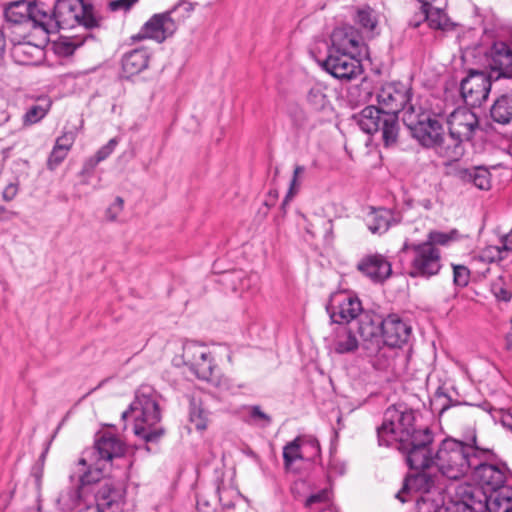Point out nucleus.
I'll list each match as a JSON object with an SVG mask.
<instances>
[{"label":"nucleus","instance_id":"nucleus-1","mask_svg":"<svg viewBox=\"0 0 512 512\" xmlns=\"http://www.w3.org/2000/svg\"><path fill=\"white\" fill-rule=\"evenodd\" d=\"M477 449L475 434L463 441L447 437L437 446L431 468L435 467L444 478L459 480L471 470L472 457Z\"/></svg>","mask_w":512,"mask_h":512},{"label":"nucleus","instance_id":"nucleus-2","mask_svg":"<svg viewBox=\"0 0 512 512\" xmlns=\"http://www.w3.org/2000/svg\"><path fill=\"white\" fill-rule=\"evenodd\" d=\"M121 417L123 421L133 420L134 434L145 442H156L164 434V429L158 426L161 420L159 404L151 391H138Z\"/></svg>","mask_w":512,"mask_h":512},{"label":"nucleus","instance_id":"nucleus-3","mask_svg":"<svg viewBox=\"0 0 512 512\" xmlns=\"http://www.w3.org/2000/svg\"><path fill=\"white\" fill-rule=\"evenodd\" d=\"M435 435L428 428H420L412 434H404V438L395 447L405 456L410 469L431 468L436 449L433 447Z\"/></svg>","mask_w":512,"mask_h":512},{"label":"nucleus","instance_id":"nucleus-4","mask_svg":"<svg viewBox=\"0 0 512 512\" xmlns=\"http://www.w3.org/2000/svg\"><path fill=\"white\" fill-rule=\"evenodd\" d=\"M415 412L405 406H390L384 413L381 426L377 428L379 446L390 447L401 441L404 434L419 431L415 427Z\"/></svg>","mask_w":512,"mask_h":512},{"label":"nucleus","instance_id":"nucleus-5","mask_svg":"<svg viewBox=\"0 0 512 512\" xmlns=\"http://www.w3.org/2000/svg\"><path fill=\"white\" fill-rule=\"evenodd\" d=\"M354 118L360 129L367 134L381 131L385 147L396 145L400 126L398 116L393 112L371 105L362 109Z\"/></svg>","mask_w":512,"mask_h":512},{"label":"nucleus","instance_id":"nucleus-6","mask_svg":"<svg viewBox=\"0 0 512 512\" xmlns=\"http://www.w3.org/2000/svg\"><path fill=\"white\" fill-rule=\"evenodd\" d=\"M430 469H418V472L408 474L404 479L402 490L397 493L396 497L404 502L405 500L401 497L403 492L420 493V500H417L419 510H425L428 504L437 499H445L446 497L443 496L445 490L444 477L438 471L437 473H431Z\"/></svg>","mask_w":512,"mask_h":512},{"label":"nucleus","instance_id":"nucleus-7","mask_svg":"<svg viewBox=\"0 0 512 512\" xmlns=\"http://www.w3.org/2000/svg\"><path fill=\"white\" fill-rule=\"evenodd\" d=\"M400 253H404L408 257V274L413 278L429 279L437 275L442 267L441 252L430 242L410 243L405 241Z\"/></svg>","mask_w":512,"mask_h":512},{"label":"nucleus","instance_id":"nucleus-8","mask_svg":"<svg viewBox=\"0 0 512 512\" xmlns=\"http://www.w3.org/2000/svg\"><path fill=\"white\" fill-rule=\"evenodd\" d=\"M402 118L412 137L424 148L435 146L444 130L436 116L421 106H410Z\"/></svg>","mask_w":512,"mask_h":512},{"label":"nucleus","instance_id":"nucleus-9","mask_svg":"<svg viewBox=\"0 0 512 512\" xmlns=\"http://www.w3.org/2000/svg\"><path fill=\"white\" fill-rule=\"evenodd\" d=\"M55 16L58 30L71 29L77 25L87 29L99 26V21L93 13V6L84 0H55Z\"/></svg>","mask_w":512,"mask_h":512},{"label":"nucleus","instance_id":"nucleus-10","mask_svg":"<svg viewBox=\"0 0 512 512\" xmlns=\"http://www.w3.org/2000/svg\"><path fill=\"white\" fill-rule=\"evenodd\" d=\"M494 454L492 450L478 446L474 457H472L471 470L468 475L481 488L490 491L499 488L505 483L506 477L502 469L494 464L488 463L492 460Z\"/></svg>","mask_w":512,"mask_h":512},{"label":"nucleus","instance_id":"nucleus-11","mask_svg":"<svg viewBox=\"0 0 512 512\" xmlns=\"http://www.w3.org/2000/svg\"><path fill=\"white\" fill-rule=\"evenodd\" d=\"M183 364L200 380L213 381L216 364L209 349L195 341H186L182 347Z\"/></svg>","mask_w":512,"mask_h":512},{"label":"nucleus","instance_id":"nucleus-12","mask_svg":"<svg viewBox=\"0 0 512 512\" xmlns=\"http://www.w3.org/2000/svg\"><path fill=\"white\" fill-rule=\"evenodd\" d=\"M493 81L495 80L492 74L481 70H469L460 84V93L466 105L480 107L487 100Z\"/></svg>","mask_w":512,"mask_h":512},{"label":"nucleus","instance_id":"nucleus-13","mask_svg":"<svg viewBox=\"0 0 512 512\" xmlns=\"http://www.w3.org/2000/svg\"><path fill=\"white\" fill-rule=\"evenodd\" d=\"M413 92L411 87L402 82H388L381 86L377 92V101L386 112H393L398 116L399 112L406 113L410 106H417L412 102Z\"/></svg>","mask_w":512,"mask_h":512},{"label":"nucleus","instance_id":"nucleus-14","mask_svg":"<svg viewBox=\"0 0 512 512\" xmlns=\"http://www.w3.org/2000/svg\"><path fill=\"white\" fill-rule=\"evenodd\" d=\"M358 54L328 52L327 57L320 63L321 67L340 80H351L362 73L361 61Z\"/></svg>","mask_w":512,"mask_h":512},{"label":"nucleus","instance_id":"nucleus-15","mask_svg":"<svg viewBox=\"0 0 512 512\" xmlns=\"http://www.w3.org/2000/svg\"><path fill=\"white\" fill-rule=\"evenodd\" d=\"M326 310L331 321L339 325H347L364 312L359 298L346 293L332 295Z\"/></svg>","mask_w":512,"mask_h":512},{"label":"nucleus","instance_id":"nucleus-16","mask_svg":"<svg viewBox=\"0 0 512 512\" xmlns=\"http://www.w3.org/2000/svg\"><path fill=\"white\" fill-rule=\"evenodd\" d=\"M96 505L99 512H123L125 489L120 483L104 480L95 492Z\"/></svg>","mask_w":512,"mask_h":512},{"label":"nucleus","instance_id":"nucleus-17","mask_svg":"<svg viewBox=\"0 0 512 512\" xmlns=\"http://www.w3.org/2000/svg\"><path fill=\"white\" fill-rule=\"evenodd\" d=\"M124 453L123 442L110 433H104L96 439L94 446L83 454L106 467L112 459L122 457Z\"/></svg>","mask_w":512,"mask_h":512},{"label":"nucleus","instance_id":"nucleus-18","mask_svg":"<svg viewBox=\"0 0 512 512\" xmlns=\"http://www.w3.org/2000/svg\"><path fill=\"white\" fill-rule=\"evenodd\" d=\"M180 4L175 5L172 9L154 14L141 28V38H151L158 42L164 41L167 37L171 36L177 29V24L172 18Z\"/></svg>","mask_w":512,"mask_h":512},{"label":"nucleus","instance_id":"nucleus-19","mask_svg":"<svg viewBox=\"0 0 512 512\" xmlns=\"http://www.w3.org/2000/svg\"><path fill=\"white\" fill-rule=\"evenodd\" d=\"M448 131L465 142L472 141L479 129V120L475 113L466 107H458L447 117Z\"/></svg>","mask_w":512,"mask_h":512},{"label":"nucleus","instance_id":"nucleus-20","mask_svg":"<svg viewBox=\"0 0 512 512\" xmlns=\"http://www.w3.org/2000/svg\"><path fill=\"white\" fill-rule=\"evenodd\" d=\"M412 333L411 326L398 314H389L383 319L382 342L391 348H401L405 345Z\"/></svg>","mask_w":512,"mask_h":512},{"label":"nucleus","instance_id":"nucleus-21","mask_svg":"<svg viewBox=\"0 0 512 512\" xmlns=\"http://www.w3.org/2000/svg\"><path fill=\"white\" fill-rule=\"evenodd\" d=\"M357 270L374 283H382L392 274V265L380 253L364 255L356 265Z\"/></svg>","mask_w":512,"mask_h":512},{"label":"nucleus","instance_id":"nucleus-22","mask_svg":"<svg viewBox=\"0 0 512 512\" xmlns=\"http://www.w3.org/2000/svg\"><path fill=\"white\" fill-rule=\"evenodd\" d=\"M489 74L494 80L510 77L512 73V49L505 42H495L487 54Z\"/></svg>","mask_w":512,"mask_h":512},{"label":"nucleus","instance_id":"nucleus-23","mask_svg":"<svg viewBox=\"0 0 512 512\" xmlns=\"http://www.w3.org/2000/svg\"><path fill=\"white\" fill-rule=\"evenodd\" d=\"M30 23L34 28H39L46 33L58 31V22L55 16V0L47 3L43 0H35L31 5Z\"/></svg>","mask_w":512,"mask_h":512},{"label":"nucleus","instance_id":"nucleus-24","mask_svg":"<svg viewBox=\"0 0 512 512\" xmlns=\"http://www.w3.org/2000/svg\"><path fill=\"white\" fill-rule=\"evenodd\" d=\"M328 52L360 54L361 36L351 26L335 28L331 34Z\"/></svg>","mask_w":512,"mask_h":512},{"label":"nucleus","instance_id":"nucleus-25","mask_svg":"<svg viewBox=\"0 0 512 512\" xmlns=\"http://www.w3.org/2000/svg\"><path fill=\"white\" fill-rule=\"evenodd\" d=\"M453 176L465 185H472L479 190L491 188V173L485 166L456 167Z\"/></svg>","mask_w":512,"mask_h":512},{"label":"nucleus","instance_id":"nucleus-26","mask_svg":"<svg viewBox=\"0 0 512 512\" xmlns=\"http://www.w3.org/2000/svg\"><path fill=\"white\" fill-rule=\"evenodd\" d=\"M383 318L371 311L362 312L357 319V332L364 342L379 345L382 340Z\"/></svg>","mask_w":512,"mask_h":512},{"label":"nucleus","instance_id":"nucleus-27","mask_svg":"<svg viewBox=\"0 0 512 512\" xmlns=\"http://www.w3.org/2000/svg\"><path fill=\"white\" fill-rule=\"evenodd\" d=\"M465 141L456 137V135H452L451 132L448 131V134L445 135L444 131L437 139L435 146L431 149H434L436 154L446 159V164L451 162L459 161L465 154Z\"/></svg>","mask_w":512,"mask_h":512},{"label":"nucleus","instance_id":"nucleus-28","mask_svg":"<svg viewBox=\"0 0 512 512\" xmlns=\"http://www.w3.org/2000/svg\"><path fill=\"white\" fill-rule=\"evenodd\" d=\"M327 340L330 348L337 354L352 353L359 347V342L348 325L338 324Z\"/></svg>","mask_w":512,"mask_h":512},{"label":"nucleus","instance_id":"nucleus-29","mask_svg":"<svg viewBox=\"0 0 512 512\" xmlns=\"http://www.w3.org/2000/svg\"><path fill=\"white\" fill-rule=\"evenodd\" d=\"M73 478V476H70L71 483L62 488L55 498L57 508L60 511H72L87 498L88 494L76 482L73 483Z\"/></svg>","mask_w":512,"mask_h":512},{"label":"nucleus","instance_id":"nucleus-30","mask_svg":"<svg viewBox=\"0 0 512 512\" xmlns=\"http://www.w3.org/2000/svg\"><path fill=\"white\" fill-rule=\"evenodd\" d=\"M394 222L392 210L387 208L369 207L365 216V223L372 234L382 235L386 233Z\"/></svg>","mask_w":512,"mask_h":512},{"label":"nucleus","instance_id":"nucleus-31","mask_svg":"<svg viewBox=\"0 0 512 512\" xmlns=\"http://www.w3.org/2000/svg\"><path fill=\"white\" fill-rule=\"evenodd\" d=\"M78 465L82 467H86L87 470L79 476L77 480V484L82 487V489L89 494L91 492V486L93 484L102 483L101 478L103 477V470L106 468L101 465L99 462H94L93 459L84 455L79 459Z\"/></svg>","mask_w":512,"mask_h":512},{"label":"nucleus","instance_id":"nucleus-32","mask_svg":"<svg viewBox=\"0 0 512 512\" xmlns=\"http://www.w3.org/2000/svg\"><path fill=\"white\" fill-rule=\"evenodd\" d=\"M420 3L418 16L419 21L413 22V28H417L422 22L426 21L430 28L444 30L448 25V19L443 10L431 8V4L425 0H418Z\"/></svg>","mask_w":512,"mask_h":512},{"label":"nucleus","instance_id":"nucleus-33","mask_svg":"<svg viewBox=\"0 0 512 512\" xmlns=\"http://www.w3.org/2000/svg\"><path fill=\"white\" fill-rule=\"evenodd\" d=\"M299 486H305L304 481L295 482L291 488L292 494L296 501H299L303 504L304 508L309 510L310 512H315L322 510L325 505L330 501V492L328 489L324 488L315 493L310 494L307 497H302V495L298 491Z\"/></svg>","mask_w":512,"mask_h":512},{"label":"nucleus","instance_id":"nucleus-34","mask_svg":"<svg viewBox=\"0 0 512 512\" xmlns=\"http://www.w3.org/2000/svg\"><path fill=\"white\" fill-rule=\"evenodd\" d=\"M149 54L146 49L138 48L125 53L122 57V70L127 78L139 74L148 67Z\"/></svg>","mask_w":512,"mask_h":512},{"label":"nucleus","instance_id":"nucleus-35","mask_svg":"<svg viewBox=\"0 0 512 512\" xmlns=\"http://www.w3.org/2000/svg\"><path fill=\"white\" fill-rule=\"evenodd\" d=\"M487 507L491 512H510L512 510V487L502 484L490 491Z\"/></svg>","mask_w":512,"mask_h":512},{"label":"nucleus","instance_id":"nucleus-36","mask_svg":"<svg viewBox=\"0 0 512 512\" xmlns=\"http://www.w3.org/2000/svg\"><path fill=\"white\" fill-rule=\"evenodd\" d=\"M32 3L19 0L7 5L4 9L5 19L13 24L30 23V11Z\"/></svg>","mask_w":512,"mask_h":512},{"label":"nucleus","instance_id":"nucleus-37","mask_svg":"<svg viewBox=\"0 0 512 512\" xmlns=\"http://www.w3.org/2000/svg\"><path fill=\"white\" fill-rule=\"evenodd\" d=\"M209 410L205 407L200 398L191 397L189 403V421L194 424L197 431L207 429L209 421Z\"/></svg>","mask_w":512,"mask_h":512},{"label":"nucleus","instance_id":"nucleus-38","mask_svg":"<svg viewBox=\"0 0 512 512\" xmlns=\"http://www.w3.org/2000/svg\"><path fill=\"white\" fill-rule=\"evenodd\" d=\"M490 116L498 124L510 123L512 120V95L500 96L492 105Z\"/></svg>","mask_w":512,"mask_h":512},{"label":"nucleus","instance_id":"nucleus-39","mask_svg":"<svg viewBox=\"0 0 512 512\" xmlns=\"http://www.w3.org/2000/svg\"><path fill=\"white\" fill-rule=\"evenodd\" d=\"M326 86L321 83H315L310 87L306 94V102L314 111H323L330 107V100L326 93Z\"/></svg>","mask_w":512,"mask_h":512},{"label":"nucleus","instance_id":"nucleus-40","mask_svg":"<svg viewBox=\"0 0 512 512\" xmlns=\"http://www.w3.org/2000/svg\"><path fill=\"white\" fill-rule=\"evenodd\" d=\"M299 437L304 461L315 463L321 458V447L318 439L310 434L299 435Z\"/></svg>","mask_w":512,"mask_h":512},{"label":"nucleus","instance_id":"nucleus-41","mask_svg":"<svg viewBox=\"0 0 512 512\" xmlns=\"http://www.w3.org/2000/svg\"><path fill=\"white\" fill-rule=\"evenodd\" d=\"M298 460L304 461L299 435L292 441L287 442L283 447V464L285 470L289 471L292 465Z\"/></svg>","mask_w":512,"mask_h":512},{"label":"nucleus","instance_id":"nucleus-42","mask_svg":"<svg viewBox=\"0 0 512 512\" xmlns=\"http://www.w3.org/2000/svg\"><path fill=\"white\" fill-rule=\"evenodd\" d=\"M512 251V228L509 234L502 238L500 246H490L484 252V257L489 261H501L506 258L507 253Z\"/></svg>","mask_w":512,"mask_h":512},{"label":"nucleus","instance_id":"nucleus-43","mask_svg":"<svg viewBox=\"0 0 512 512\" xmlns=\"http://www.w3.org/2000/svg\"><path fill=\"white\" fill-rule=\"evenodd\" d=\"M449 504L452 506H459L461 503H466L471 512H473L472 505L474 503V494L472 488L468 485H457L454 494L448 493Z\"/></svg>","mask_w":512,"mask_h":512},{"label":"nucleus","instance_id":"nucleus-44","mask_svg":"<svg viewBox=\"0 0 512 512\" xmlns=\"http://www.w3.org/2000/svg\"><path fill=\"white\" fill-rule=\"evenodd\" d=\"M223 283L231 286L234 292H243L248 289L251 279L243 271H233L224 275Z\"/></svg>","mask_w":512,"mask_h":512},{"label":"nucleus","instance_id":"nucleus-45","mask_svg":"<svg viewBox=\"0 0 512 512\" xmlns=\"http://www.w3.org/2000/svg\"><path fill=\"white\" fill-rule=\"evenodd\" d=\"M245 410L247 411V415L245 417V422L247 423L267 427L272 422L271 416L265 413L259 405L247 406L245 407Z\"/></svg>","mask_w":512,"mask_h":512},{"label":"nucleus","instance_id":"nucleus-46","mask_svg":"<svg viewBox=\"0 0 512 512\" xmlns=\"http://www.w3.org/2000/svg\"><path fill=\"white\" fill-rule=\"evenodd\" d=\"M421 512H471L466 503H461L458 507L450 505L448 502L445 503V499H437L428 506L425 507V510H420Z\"/></svg>","mask_w":512,"mask_h":512},{"label":"nucleus","instance_id":"nucleus-47","mask_svg":"<svg viewBox=\"0 0 512 512\" xmlns=\"http://www.w3.org/2000/svg\"><path fill=\"white\" fill-rule=\"evenodd\" d=\"M305 170H306L305 167L302 165H296L294 168L293 176L290 181L288 192L281 204V209L283 210L284 213L286 212V206L289 204L291 199L297 194V192L299 190L300 185L298 183V179L305 172Z\"/></svg>","mask_w":512,"mask_h":512},{"label":"nucleus","instance_id":"nucleus-48","mask_svg":"<svg viewBox=\"0 0 512 512\" xmlns=\"http://www.w3.org/2000/svg\"><path fill=\"white\" fill-rule=\"evenodd\" d=\"M458 236L457 230H451L450 232L431 231L424 242H430L435 247L436 245L445 246L456 240Z\"/></svg>","mask_w":512,"mask_h":512},{"label":"nucleus","instance_id":"nucleus-49","mask_svg":"<svg viewBox=\"0 0 512 512\" xmlns=\"http://www.w3.org/2000/svg\"><path fill=\"white\" fill-rule=\"evenodd\" d=\"M356 22L368 31L374 30L377 25L376 16L370 7L358 10Z\"/></svg>","mask_w":512,"mask_h":512},{"label":"nucleus","instance_id":"nucleus-50","mask_svg":"<svg viewBox=\"0 0 512 512\" xmlns=\"http://www.w3.org/2000/svg\"><path fill=\"white\" fill-rule=\"evenodd\" d=\"M82 45V42L76 41L69 37H62L57 43H56V51L58 54H61L63 56H70L72 55L75 50Z\"/></svg>","mask_w":512,"mask_h":512},{"label":"nucleus","instance_id":"nucleus-51","mask_svg":"<svg viewBox=\"0 0 512 512\" xmlns=\"http://www.w3.org/2000/svg\"><path fill=\"white\" fill-rule=\"evenodd\" d=\"M48 108L41 105H32L24 114L23 120L25 124H35L45 117Z\"/></svg>","mask_w":512,"mask_h":512},{"label":"nucleus","instance_id":"nucleus-52","mask_svg":"<svg viewBox=\"0 0 512 512\" xmlns=\"http://www.w3.org/2000/svg\"><path fill=\"white\" fill-rule=\"evenodd\" d=\"M470 280V271L464 265H453V282L456 286L465 287Z\"/></svg>","mask_w":512,"mask_h":512},{"label":"nucleus","instance_id":"nucleus-53","mask_svg":"<svg viewBox=\"0 0 512 512\" xmlns=\"http://www.w3.org/2000/svg\"><path fill=\"white\" fill-rule=\"evenodd\" d=\"M431 404L433 406H436V409H438L439 415H442L452 405V400L443 391L438 389L435 392V395H434V398H433Z\"/></svg>","mask_w":512,"mask_h":512},{"label":"nucleus","instance_id":"nucleus-54","mask_svg":"<svg viewBox=\"0 0 512 512\" xmlns=\"http://www.w3.org/2000/svg\"><path fill=\"white\" fill-rule=\"evenodd\" d=\"M68 152L61 148V146H54L48 158L47 166L50 170L55 169L66 158Z\"/></svg>","mask_w":512,"mask_h":512},{"label":"nucleus","instance_id":"nucleus-55","mask_svg":"<svg viewBox=\"0 0 512 512\" xmlns=\"http://www.w3.org/2000/svg\"><path fill=\"white\" fill-rule=\"evenodd\" d=\"M124 207V200L122 197L117 196L114 202L106 209L105 217L108 221H115L118 215L122 212Z\"/></svg>","mask_w":512,"mask_h":512},{"label":"nucleus","instance_id":"nucleus-56","mask_svg":"<svg viewBox=\"0 0 512 512\" xmlns=\"http://www.w3.org/2000/svg\"><path fill=\"white\" fill-rule=\"evenodd\" d=\"M491 415L495 422L501 423L503 427L512 431V414L510 412L495 410Z\"/></svg>","mask_w":512,"mask_h":512},{"label":"nucleus","instance_id":"nucleus-57","mask_svg":"<svg viewBox=\"0 0 512 512\" xmlns=\"http://www.w3.org/2000/svg\"><path fill=\"white\" fill-rule=\"evenodd\" d=\"M118 144V140L116 138H112L108 141L106 145L101 147L96 155L103 161L110 156V154L114 151L115 147Z\"/></svg>","mask_w":512,"mask_h":512},{"label":"nucleus","instance_id":"nucleus-58","mask_svg":"<svg viewBox=\"0 0 512 512\" xmlns=\"http://www.w3.org/2000/svg\"><path fill=\"white\" fill-rule=\"evenodd\" d=\"M307 115L302 110H297L292 114L293 125L298 130H304L307 127Z\"/></svg>","mask_w":512,"mask_h":512},{"label":"nucleus","instance_id":"nucleus-59","mask_svg":"<svg viewBox=\"0 0 512 512\" xmlns=\"http://www.w3.org/2000/svg\"><path fill=\"white\" fill-rule=\"evenodd\" d=\"M138 0H114L111 1L109 6L112 11L129 10Z\"/></svg>","mask_w":512,"mask_h":512},{"label":"nucleus","instance_id":"nucleus-60","mask_svg":"<svg viewBox=\"0 0 512 512\" xmlns=\"http://www.w3.org/2000/svg\"><path fill=\"white\" fill-rule=\"evenodd\" d=\"M74 143V137L71 133H65L56 139L54 146H61L65 151H69Z\"/></svg>","mask_w":512,"mask_h":512},{"label":"nucleus","instance_id":"nucleus-61","mask_svg":"<svg viewBox=\"0 0 512 512\" xmlns=\"http://www.w3.org/2000/svg\"><path fill=\"white\" fill-rule=\"evenodd\" d=\"M346 467L343 463L331 460L328 466V477L341 476L345 473Z\"/></svg>","mask_w":512,"mask_h":512},{"label":"nucleus","instance_id":"nucleus-62","mask_svg":"<svg viewBox=\"0 0 512 512\" xmlns=\"http://www.w3.org/2000/svg\"><path fill=\"white\" fill-rule=\"evenodd\" d=\"M18 193V184L9 183L2 192V198L4 201H12Z\"/></svg>","mask_w":512,"mask_h":512},{"label":"nucleus","instance_id":"nucleus-63","mask_svg":"<svg viewBox=\"0 0 512 512\" xmlns=\"http://www.w3.org/2000/svg\"><path fill=\"white\" fill-rule=\"evenodd\" d=\"M36 50L38 52H41L40 48L38 46L31 45L29 43H19L14 47V52L16 54H26L29 53V50Z\"/></svg>","mask_w":512,"mask_h":512},{"label":"nucleus","instance_id":"nucleus-64","mask_svg":"<svg viewBox=\"0 0 512 512\" xmlns=\"http://www.w3.org/2000/svg\"><path fill=\"white\" fill-rule=\"evenodd\" d=\"M102 160L95 154L94 156L87 159L83 166V172H90L101 162Z\"/></svg>","mask_w":512,"mask_h":512}]
</instances>
